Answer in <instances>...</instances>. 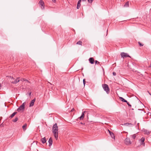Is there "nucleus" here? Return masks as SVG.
<instances>
[{"mask_svg": "<svg viewBox=\"0 0 151 151\" xmlns=\"http://www.w3.org/2000/svg\"><path fill=\"white\" fill-rule=\"evenodd\" d=\"M58 127L57 126V124L55 123L53 126L52 132L53 134L54 137L56 139H57L58 137Z\"/></svg>", "mask_w": 151, "mask_h": 151, "instance_id": "obj_1", "label": "nucleus"}, {"mask_svg": "<svg viewBox=\"0 0 151 151\" xmlns=\"http://www.w3.org/2000/svg\"><path fill=\"white\" fill-rule=\"evenodd\" d=\"M102 86L105 91H106L107 93H109V88L108 85L106 84H104L102 85Z\"/></svg>", "mask_w": 151, "mask_h": 151, "instance_id": "obj_2", "label": "nucleus"}, {"mask_svg": "<svg viewBox=\"0 0 151 151\" xmlns=\"http://www.w3.org/2000/svg\"><path fill=\"white\" fill-rule=\"evenodd\" d=\"M20 81L19 78H17L16 79L12 77V80L11 82L12 83L16 84L19 82Z\"/></svg>", "mask_w": 151, "mask_h": 151, "instance_id": "obj_3", "label": "nucleus"}, {"mask_svg": "<svg viewBox=\"0 0 151 151\" xmlns=\"http://www.w3.org/2000/svg\"><path fill=\"white\" fill-rule=\"evenodd\" d=\"M121 57L123 58H125L127 57H130V56L127 53L124 52H122L120 54Z\"/></svg>", "mask_w": 151, "mask_h": 151, "instance_id": "obj_4", "label": "nucleus"}, {"mask_svg": "<svg viewBox=\"0 0 151 151\" xmlns=\"http://www.w3.org/2000/svg\"><path fill=\"white\" fill-rule=\"evenodd\" d=\"M136 122L135 121L134 123H125L123 124H122V125L126 126H128L129 127H133L136 124Z\"/></svg>", "mask_w": 151, "mask_h": 151, "instance_id": "obj_5", "label": "nucleus"}, {"mask_svg": "<svg viewBox=\"0 0 151 151\" xmlns=\"http://www.w3.org/2000/svg\"><path fill=\"white\" fill-rule=\"evenodd\" d=\"M125 143L127 145H129L132 143V142L129 138L127 137L125 140Z\"/></svg>", "mask_w": 151, "mask_h": 151, "instance_id": "obj_6", "label": "nucleus"}, {"mask_svg": "<svg viewBox=\"0 0 151 151\" xmlns=\"http://www.w3.org/2000/svg\"><path fill=\"white\" fill-rule=\"evenodd\" d=\"M24 104H22L19 107V108L17 110L18 111H24Z\"/></svg>", "mask_w": 151, "mask_h": 151, "instance_id": "obj_7", "label": "nucleus"}, {"mask_svg": "<svg viewBox=\"0 0 151 151\" xmlns=\"http://www.w3.org/2000/svg\"><path fill=\"white\" fill-rule=\"evenodd\" d=\"M39 4L41 6V8L42 9H44V3L42 0H40L39 1Z\"/></svg>", "mask_w": 151, "mask_h": 151, "instance_id": "obj_8", "label": "nucleus"}, {"mask_svg": "<svg viewBox=\"0 0 151 151\" xmlns=\"http://www.w3.org/2000/svg\"><path fill=\"white\" fill-rule=\"evenodd\" d=\"M145 140V138L144 137H142L141 139L140 140V142L141 145H143V146H145V144L144 143V141Z\"/></svg>", "mask_w": 151, "mask_h": 151, "instance_id": "obj_9", "label": "nucleus"}, {"mask_svg": "<svg viewBox=\"0 0 151 151\" xmlns=\"http://www.w3.org/2000/svg\"><path fill=\"white\" fill-rule=\"evenodd\" d=\"M120 100L122 101L123 102H126L127 103V104H129V103L127 102V101L124 99L122 97H120L119 98Z\"/></svg>", "mask_w": 151, "mask_h": 151, "instance_id": "obj_10", "label": "nucleus"}, {"mask_svg": "<svg viewBox=\"0 0 151 151\" xmlns=\"http://www.w3.org/2000/svg\"><path fill=\"white\" fill-rule=\"evenodd\" d=\"M89 61L91 64H93L94 63V60L93 58H90L89 59Z\"/></svg>", "mask_w": 151, "mask_h": 151, "instance_id": "obj_11", "label": "nucleus"}, {"mask_svg": "<svg viewBox=\"0 0 151 151\" xmlns=\"http://www.w3.org/2000/svg\"><path fill=\"white\" fill-rule=\"evenodd\" d=\"M86 112V111H85L82 112L81 116L78 118L79 119H80V120H82L83 119L84 116V113Z\"/></svg>", "mask_w": 151, "mask_h": 151, "instance_id": "obj_12", "label": "nucleus"}, {"mask_svg": "<svg viewBox=\"0 0 151 151\" xmlns=\"http://www.w3.org/2000/svg\"><path fill=\"white\" fill-rule=\"evenodd\" d=\"M48 142L49 146H51L52 145V138L50 137V138L48 141Z\"/></svg>", "mask_w": 151, "mask_h": 151, "instance_id": "obj_13", "label": "nucleus"}, {"mask_svg": "<svg viewBox=\"0 0 151 151\" xmlns=\"http://www.w3.org/2000/svg\"><path fill=\"white\" fill-rule=\"evenodd\" d=\"M41 141L43 144H44L46 142V140L45 139V137H44L43 138L41 139Z\"/></svg>", "mask_w": 151, "mask_h": 151, "instance_id": "obj_14", "label": "nucleus"}, {"mask_svg": "<svg viewBox=\"0 0 151 151\" xmlns=\"http://www.w3.org/2000/svg\"><path fill=\"white\" fill-rule=\"evenodd\" d=\"M27 124H25L22 127L23 128V130L24 131H25L27 129Z\"/></svg>", "mask_w": 151, "mask_h": 151, "instance_id": "obj_15", "label": "nucleus"}, {"mask_svg": "<svg viewBox=\"0 0 151 151\" xmlns=\"http://www.w3.org/2000/svg\"><path fill=\"white\" fill-rule=\"evenodd\" d=\"M20 80L22 81H26L27 82H28L29 83H30V82L28 80L24 78H21L20 79Z\"/></svg>", "mask_w": 151, "mask_h": 151, "instance_id": "obj_16", "label": "nucleus"}, {"mask_svg": "<svg viewBox=\"0 0 151 151\" xmlns=\"http://www.w3.org/2000/svg\"><path fill=\"white\" fill-rule=\"evenodd\" d=\"M129 6V2L127 1L126 2L124 6L125 7H127Z\"/></svg>", "mask_w": 151, "mask_h": 151, "instance_id": "obj_17", "label": "nucleus"}, {"mask_svg": "<svg viewBox=\"0 0 151 151\" xmlns=\"http://www.w3.org/2000/svg\"><path fill=\"white\" fill-rule=\"evenodd\" d=\"M17 113V112H14L12 113V114H11L10 116V117L11 118H12L13 117H14L15 115Z\"/></svg>", "mask_w": 151, "mask_h": 151, "instance_id": "obj_18", "label": "nucleus"}, {"mask_svg": "<svg viewBox=\"0 0 151 151\" xmlns=\"http://www.w3.org/2000/svg\"><path fill=\"white\" fill-rule=\"evenodd\" d=\"M131 138L132 139H134L136 137V136L135 134H134L133 135H132L131 136Z\"/></svg>", "mask_w": 151, "mask_h": 151, "instance_id": "obj_19", "label": "nucleus"}, {"mask_svg": "<svg viewBox=\"0 0 151 151\" xmlns=\"http://www.w3.org/2000/svg\"><path fill=\"white\" fill-rule=\"evenodd\" d=\"M82 42L80 41H78L77 43L76 44L79 45H82Z\"/></svg>", "mask_w": 151, "mask_h": 151, "instance_id": "obj_20", "label": "nucleus"}, {"mask_svg": "<svg viewBox=\"0 0 151 151\" xmlns=\"http://www.w3.org/2000/svg\"><path fill=\"white\" fill-rule=\"evenodd\" d=\"M35 99H34L33 100H32L30 103H29V104H34L35 102Z\"/></svg>", "mask_w": 151, "mask_h": 151, "instance_id": "obj_21", "label": "nucleus"}, {"mask_svg": "<svg viewBox=\"0 0 151 151\" xmlns=\"http://www.w3.org/2000/svg\"><path fill=\"white\" fill-rule=\"evenodd\" d=\"M111 137L113 139H115V136L114 135V134L113 133V135H112V134H110Z\"/></svg>", "mask_w": 151, "mask_h": 151, "instance_id": "obj_22", "label": "nucleus"}, {"mask_svg": "<svg viewBox=\"0 0 151 151\" xmlns=\"http://www.w3.org/2000/svg\"><path fill=\"white\" fill-rule=\"evenodd\" d=\"M144 131L145 132V133L147 134H150V132L147 130H145Z\"/></svg>", "mask_w": 151, "mask_h": 151, "instance_id": "obj_23", "label": "nucleus"}, {"mask_svg": "<svg viewBox=\"0 0 151 151\" xmlns=\"http://www.w3.org/2000/svg\"><path fill=\"white\" fill-rule=\"evenodd\" d=\"M81 4H79L77 3V9H79L81 6Z\"/></svg>", "mask_w": 151, "mask_h": 151, "instance_id": "obj_24", "label": "nucleus"}, {"mask_svg": "<svg viewBox=\"0 0 151 151\" xmlns=\"http://www.w3.org/2000/svg\"><path fill=\"white\" fill-rule=\"evenodd\" d=\"M18 119V118L16 117L12 121L13 122H15L17 121Z\"/></svg>", "mask_w": 151, "mask_h": 151, "instance_id": "obj_25", "label": "nucleus"}, {"mask_svg": "<svg viewBox=\"0 0 151 151\" xmlns=\"http://www.w3.org/2000/svg\"><path fill=\"white\" fill-rule=\"evenodd\" d=\"M138 44L140 46H143L144 45L141 43L140 42H138Z\"/></svg>", "mask_w": 151, "mask_h": 151, "instance_id": "obj_26", "label": "nucleus"}, {"mask_svg": "<svg viewBox=\"0 0 151 151\" xmlns=\"http://www.w3.org/2000/svg\"><path fill=\"white\" fill-rule=\"evenodd\" d=\"M95 64H99V63H100V62H98L97 60H95Z\"/></svg>", "mask_w": 151, "mask_h": 151, "instance_id": "obj_27", "label": "nucleus"}, {"mask_svg": "<svg viewBox=\"0 0 151 151\" xmlns=\"http://www.w3.org/2000/svg\"><path fill=\"white\" fill-rule=\"evenodd\" d=\"M83 84H84V86H85V83H86L85 79H83Z\"/></svg>", "mask_w": 151, "mask_h": 151, "instance_id": "obj_28", "label": "nucleus"}, {"mask_svg": "<svg viewBox=\"0 0 151 151\" xmlns=\"http://www.w3.org/2000/svg\"><path fill=\"white\" fill-rule=\"evenodd\" d=\"M136 100L138 101V102H140V103H141V102L137 98H136Z\"/></svg>", "mask_w": 151, "mask_h": 151, "instance_id": "obj_29", "label": "nucleus"}, {"mask_svg": "<svg viewBox=\"0 0 151 151\" xmlns=\"http://www.w3.org/2000/svg\"><path fill=\"white\" fill-rule=\"evenodd\" d=\"M93 0H88V1L89 3H91Z\"/></svg>", "mask_w": 151, "mask_h": 151, "instance_id": "obj_30", "label": "nucleus"}, {"mask_svg": "<svg viewBox=\"0 0 151 151\" xmlns=\"http://www.w3.org/2000/svg\"><path fill=\"white\" fill-rule=\"evenodd\" d=\"M113 75L114 76H116V73L115 72H113Z\"/></svg>", "mask_w": 151, "mask_h": 151, "instance_id": "obj_31", "label": "nucleus"}, {"mask_svg": "<svg viewBox=\"0 0 151 151\" xmlns=\"http://www.w3.org/2000/svg\"><path fill=\"white\" fill-rule=\"evenodd\" d=\"M109 134H112V135H113V133L112 132H111L110 131L109 132Z\"/></svg>", "mask_w": 151, "mask_h": 151, "instance_id": "obj_32", "label": "nucleus"}, {"mask_svg": "<svg viewBox=\"0 0 151 151\" xmlns=\"http://www.w3.org/2000/svg\"><path fill=\"white\" fill-rule=\"evenodd\" d=\"M81 0H79V1H78V4H81Z\"/></svg>", "mask_w": 151, "mask_h": 151, "instance_id": "obj_33", "label": "nucleus"}, {"mask_svg": "<svg viewBox=\"0 0 151 151\" xmlns=\"http://www.w3.org/2000/svg\"><path fill=\"white\" fill-rule=\"evenodd\" d=\"M74 110V108H72V109H71V112L73 111Z\"/></svg>", "mask_w": 151, "mask_h": 151, "instance_id": "obj_34", "label": "nucleus"}, {"mask_svg": "<svg viewBox=\"0 0 151 151\" xmlns=\"http://www.w3.org/2000/svg\"><path fill=\"white\" fill-rule=\"evenodd\" d=\"M34 104H29V106L30 107H31V106H33Z\"/></svg>", "mask_w": 151, "mask_h": 151, "instance_id": "obj_35", "label": "nucleus"}, {"mask_svg": "<svg viewBox=\"0 0 151 151\" xmlns=\"http://www.w3.org/2000/svg\"><path fill=\"white\" fill-rule=\"evenodd\" d=\"M52 1L54 2L55 3L56 1V0H52Z\"/></svg>", "mask_w": 151, "mask_h": 151, "instance_id": "obj_36", "label": "nucleus"}, {"mask_svg": "<svg viewBox=\"0 0 151 151\" xmlns=\"http://www.w3.org/2000/svg\"><path fill=\"white\" fill-rule=\"evenodd\" d=\"M31 94V92H29V96H30Z\"/></svg>", "mask_w": 151, "mask_h": 151, "instance_id": "obj_37", "label": "nucleus"}, {"mask_svg": "<svg viewBox=\"0 0 151 151\" xmlns=\"http://www.w3.org/2000/svg\"><path fill=\"white\" fill-rule=\"evenodd\" d=\"M128 105L129 106V107H131V104H128Z\"/></svg>", "mask_w": 151, "mask_h": 151, "instance_id": "obj_38", "label": "nucleus"}, {"mask_svg": "<svg viewBox=\"0 0 151 151\" xmlns=\"http://www.w3.org/2000/svg\"><path fill=\"white\" fill-rule=\"evenodd\" d=\"M26 103V102H23L22 104H25Z\"/></svg>", "mask_w": 151, "mask_h": 151, "instance_id": "obj_39", "label": "nucleus"}, {"mask_svg": "<svg viewBox=\"0 0 151 151\" xmlns=\"http://www.w3.org/2000/svg\"><path fill=\"white\" fill-rule=\"evenodd\" d=\"M108 131H109V132L110 131L109 130V129H108Z\"/></svg>", "mask_w": 151, "mask_h": 151, "instance_id": "obj_40", "label": "nucleus"}, {"mask_svg": "<svg viewBox=\"0 0 151 151\" xmlns=\"http://www.w3.org/2000/svg\"><path fill=\"white\" fill-rule=\"evenodd\" d=\"M151 63H150V67H151Z\"/></svg>", "mask_w": 151, "mask_h": 151, "instance_id": "obj_41", "label": "nucleus"}, {"mask_svg": "<svg viewBox=\"0 0 151 151\" xmlns=\"http://www.w3.org/2000/svg\"><path fill=\"white\" fill-rule=\"evenodd\" d=\"M81 124H83V123H81Z\"/></svg>", "mask_w": 151, "mask_h": 151, "instance_id": "obj_42", "label": "nucleus"}, {"mask_svg": "<svg viewBox=\"0 0 151 151\" xmlns=\"http://www.w3.org/2000/svg\"><path fill=\"white\" fill-rule=\"evenodd\" d=\"M5 106H6V104H5Z\"/></svg>", "mask_w": 151, "mask_h": 151, "instance_id": "obj_43", "label": "nucleus"}, {"mask_svg": "<svg viewBox=\"0 0 151 151\" xmlns=\"http://www.w3.org/2000/svg\"><path fill=\"white\" fill-rule=\"evenodd\" d=\"M149 94L151 95L149 93Z\"/></svg>", "mask_w": 151, "mask_h": 151, "instance_id": "obj_44", "label": "nucleus"}]
</instances>
